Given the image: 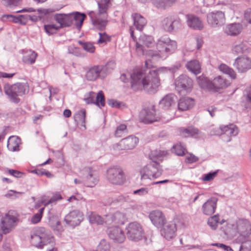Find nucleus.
<instances>
[{"label":"nucleus","mask_w":251,"mask_h":251,"mask_svg":"<svg viewBox=\"0 0 251 251\" xmlns=\"http://www.w3.org/2000/svg\"><path fill=\"white\" fill-rule=\"evenodd\" d=\"M150 60L145 61L146 69H136L130 75L131 87L135 91L144 89L150 94L157 91L160 85L158 72L160 69L151 70L149 65Z\"/></svg>","instance_id":"f257e3e1"},{"label":"nucleus","mask_w":251,"mask_h":251,"mask_svg":"<svg viewBox=\"0 0 251 251\" xmlns=\"http://www.w3.org/2000/svg\"><path fill=\"white\" fill-rule=\"evenodd\" d=\"M85 18V14L78 12L54 15V19L59 24L60 28L74 25L78 30H80Z\"/></svg>","instance_id":"f03ea898"},{"label":"nucleus","mask_w":251,"mask_h":251,"mask_svg":"<svg viewBox=\"0 0 251 251\" xmlns=\"http://www.w3.org/2000/svg\"><path fill=\"white\" fill-rule=\"evenodd\" d=\"M110 0H99L98 4L99 12L97 13L93 11L89 13V16L94 26L100 30L105 29L107 23V10Z\"/></svg>","instance_id":"7ed1b4c3"},{"label":"nucleus","mask_w":251,"mask_h":251,"mask_svg":"<svg viewBox=\"0 0 251 251\" xmlns=\"http://www.w3.org/2000/svg\"><path fill=\"white\" fill-rule=\"evenodd\" d=\"M31 244L38 248L42 249L48 245H55L54 237L49 234L44 227H40L33 231L30 235Z\"/></svg>","instance_id":"20e7f679"},{"label":"nucleus","mask_w":251,"mask_h":251,"mask_svg":"<svg viewBox=\"0 0 251 251\" xmlns=\"http://www.w3.org/2000/svg\"><path fill=\"white\" fill-rule=\"evenodd\" d=\"M27 88V83L17 82L13 84L6 83L3 86V90L10 101L18 103L20 101L19 97L25 95Z\"/></svg>","instance_id":"39448f33"},{"label":"nucleus","mask_w":251,"mask_h":251,"mask_svg":"<svg viewBox=\"0 0 251 251\" xmlns=\"http://www.w3.org/2000/svg\"><path fill=\"white\" fill-rule=\"evenodd\" d=\"M176 48L177 44L175 41L171 40L167 36H163L158 40L156 43V49L160 53L151 54V55L152 57L156 55L163 57V53H172Z\"/></svg>","instance_id":"423d86ee"},{"label":"nucleus","mask_w":251,"mask_h":251,"mask_svg":"<svg viewBox=\"0 0 251 251\" xmlns=\"http://www.w3.org/2000/svg\"><path fill=\"white\" fill-rule=\"evenodd\" d=\"M162 173V170L158 162L152 161L144 166L140 171L141 179H155L160 176Z\"/></svg>","instance_id":"0eeeda50"},{"label":"nucleus","mask_w":251,"mask_h":251,"mask_svg":"<svg viewBox=\"0 0 251 251\" xmlns=\"http://www.w3.org/2000/svg\"><path fill=\"white\" fill-rule=\"evenodd\" d=\"M176 91L181 95L190 93L193 87V80L186 75H181L174 82Z\"/></svg>","instance_id":"6e6552de"},{"label":"nucleus","mask_w":251,"mask_h":251,"mask_svg":"<svg viewBox=\"0 0 251 251\" xmlns=\"http://www.w3.org/2000/svg\"><path fill=\"white\" fill-rule=\"evenodd\" d=\"M127 238L133 241H138L144 236V230L140 224L137 222L129 223L126 227Z\"/></svg>","instance_id":"1a4fd4ad"},{"label":"nucleus","mask_w":251,"mask_h":251,"mask_svg":"<svg viewBox=\"0 0 251 251\" xmlns=\"http://www.w3.org/2000/svg\"><path fill=\"white\" fill-rule=\"evenodd\" d=\"M106 177L110 183L115 185H121L126 180L125 173L119 166H113L108 168Z\"/></svg>","instance_id":"9d476101"},{"label":"nucleus","mask_w":251,"mask_h":251,"mask_svg":"<svg viewBox=\"0 0 251 251\" xmlns=\"http://www.w3.org/2000/svg\"><path fill=\"white\" fill-rule=\"evenodd\" d=\"M163 29L168 32H176L181 27L180 19L176 15L169 16L162 22Z\"/></svg>","instance_id":"9b49d317"},{"label":"nucleus","mask_w":251,"mask_h":251,"mask_svg":"<svg viewBox=\"0 0 251 251\" xmlns=\"http://www.w3.org/2000/svg\"><path fill=\"white\" fill-rule=\"evenodd\" d=\"M139 119L140 122L146 124H151L160 120V117L156 114L154 105L142 109L139 113Z\"/></svg>","instance_id":"f8f14e48"},{"label":"nucleus","mask_w":251,"mask_h":251,"mask_svg":"<svg viewBox=\"0 0 251 251\" xmlns=\"http://www.w3.org/2000/svg\"><path fill=\"white\" fill-rule=\"evenodd\" d=\"M208 25L212 27H218L224 25L226 22L225 13L221 11L211 12L207 15Z\"/></svg>","instance_id":"ddd939ff"},{"label":"nucleus","mask_w":251,"mask_h":251,"mask_svg":"<svg viewBox=\"0 0 251 251\" xmlns=\"http://www.w3.org/2000/svg\"><path fill=\"white\" fill-rule=\"evenodd\" d=\"M129 215L126 213L116 211L113 214H109L105 216V224L107 226L114 224L123 225L128 218Z\"/></svg>","instance_id":"4468645a"},{"label":"nucleus","mask_w":251,"mask_h":251,"mask_svg":"<svg viewBox=\"0 0 251 251\" xmlns=\"http://www.w3.org/2000/svg\"><path fill=\"white\" fill-rule=\"evenodd\" d=\"M18 218L9 214H6L1 220V228L3 233L6 234L11 231L16 226Z\"/></svg>","instance_id":"2eb2a0df"},{"label":"nucleus","mask_w":251,"mask_h":251,"mask_svg":"<svg viewBox=\"0 0 251 251\" xmlns=\"http://www.w3.org/2000/svg\"><path fill=\"white\" fill-rule=\"evenodd\" d=\"M83 220V214L78 210L70 211L64 218V221L67 224L75 226L80 224Z\"/></svg>","instance_id":"dca6fc26"},{"label":"nucleus","mask_w":251,"mask_h":251,"mask_svg":"<svg viewBox=\"0 0 251 251\" xmlns=\"http://www.w3.org/2000/svg\"><path fill=\"white\" fill-rule=\"evenodd\" d=\"M107 232L109 237L115 243H122L126 239L124 231L118 226L109 227Z\"/></svg>","instance_id":"f3484780"},{"label":"nucleus","mask_w":251,"mask_h":251,"mask_svg":"<svg viewBox=\"0 0 251 251\" xmlns=\"http://www.w3.org/2000/svg\"><path fill=\"white\" fill-rule=\"evenodd\" d=\"M151 223L157 227H161L166 223V219L160 210H153L149 215Z\"/></svg>","instance_id":"a211bd4d"},{"label":"nucleus","mask_w":251,"mask_h":251,"mask_svg":"<svg viewBox=\"0 0 251 251\" xmlns=\"http://www.w3.org/2000/svg\"><path fill=\"white\" fill-rule=\"evenodd\" d=\"M217 130L218 133H214L215 135H221L225 134L230 137L235 136L239 133L238 127L233 124L221 126Z\"/></svg>","instance_id":"6ab92c4d"},{"label":"nucleus","mask_w":251,"mask_h":251,"mask_svg":"<svg viewBox=\"0 0 251 251\" xmlns=\"http://www.w3.org/2000/svg\"><path fill=\"white\" fill-rule=\"evenodd\" d=\"M86 78L89 81H95L98 78H104L105 77L102 72L100 65L91 67L86 73Z\"/></svg>","instance_id":"aec40b11"},{"label":"nucleus","mask_w":251,"mask_h":251,"mask_svg":"<svg viewBox=\"0 0 251 251\" xmlns=\"http://www.w3.org/2000/svg\"><path fill=\"white\" fill-rule=\"evenodd\" d=\"M233 65L239 72L244 73L251 68V60L248 57H238Z\"/></svg>","instance_id":"412c9836"},{"label":"nucleus","mask_w":251,"mask_h":251,"mask_svg":"<svg viewBox=\"0 0 251 251\" xmlns=\"http://www.w3.org/2000/svg\"><path fill=\"white\" fill-rule=\"evenodd\" d=\"M243 29L242 24L237 23L229 24L223 28L224 32L228 36H236L238 35Z\"/></svg>","instance_id":"4be33fe9"},{"label":"nucleus","mask_w":251,"mask_h":251,"mask_svg":"<svg viewBox=\"0 0 251 251\" xmlns=\"http://www.w3.org/2000/svg\"><path fill=\"white\" fill-rule=\"evenodd\" d=\"M177 99L176 96L172 93L165 95L160 101V107L164 109H168L175 105Z\"/></svg>","instance_id":"5701e85b"},{"label":"nucleus","mask_w":251,"mask_h":251,"mask_svg":"<svg viewBox=\"0 0 251 251\" xmlns=\"http://www.w3.org/2000/svg\"><path fill=\"white\" fill-rule=\"evenodd\" d=\"M237 232L246 237L251 233V225L247 220H239L237 224Z\"/></svg>","instance_id":"b1692460"},{"label":"nucleus","mask_w":251,"mask_h":251,"mask_svg":"<svg viewBox=\"0 0 251 251\" xmlns=\"http://www.w3.org/2000/svg\"><path fill=\"white\" fill-rule=\"evenodd\" d=\"M176 227L174 223H169L166 225L161 230V234L164 237L170 240L176 236Z\"/></svg>","instance_id":"393cba45"},{"label":"nucleus","mask_w":251,"mask_h":251,"mask_svg":"<svg viewBox=\"0 0 251 251\" xmlns=\"http://www.w3.org/2000/svg\"><path fill=\"white\" fill-rule=\"evenodd\" d=\"M230 84V82L221 76H218L214 78L211 81L212 90L218 91V90L227 87Z\"/></svg>","instance_id":"a878e982"},{"label":"nucleus","mask_w":251,"mask_h":251,"mask_svg":"<svg viewBox=\"0 0 251 251\" xmlns=\"http://www.w3.org/2000/svg\"><path fill=\"white\" fill-rule=\"evenodd\" d=\"M217 200L212 198L208 200L202 205V210L205 215H210L214 213L216 208Z\"/></svg>","instance_id":"bb28decb"},{"label":"nucleus","mask_w":251,"mask_h":251,"mask_svg":"<svg viewBox=\"0 0 251 251\" xmlns=\"http://www.w3.org/2000/svg\"><path fill=\"white\" fill-rule=\"evenodd\" d=\"M187 22L188 25L193 29L201 30L203 28L202 22L195 15H187Z\"/></svg>","instance_id":"cd10ccee"},{"label":"nucleus","mask_w":251,"mask_h":251,"mask_svg":"<svg viewBox=\"0 0 251 251\" xmlns=\"http://www.w3.org/2000/svg\"><path fill=\"white\" fill-rule=\"evenodd\" d=\"M180 135L184 137L196 138L199 134V129L194 126H189L186 128L181 127L179 129Z\"/></svg>","instance_id":"c85d7f7f"},{"label":"nucleus","mask_w":251,"mask_h":251,"mask_svg":"<svg viewBox=\"0 0 251 251\" xmlns=\"http://www.w3.org/2000/svg\"><path fill=\"white\" fill-rule=\"evenodd\" d=\"M194 104L193 99L188 97L182 98L178 101V109L180 111H186L193 107Z\"/></svg>","instance_id":"c756f323"},{"label":"nucleus","mask_w":251,"mask_h":251,"mask_svg":"<svg viewBox=\"0 0 251 251\" xmlns=\"http://www.w3.org/2000/svg\"><path fill=\"white\" fill-rule=\"evenodd\" d=\"M134 25L138 30H141L146 25V19L140 14L134 13L132 15Z\"/></svg>","instance_id":"7c9ffc66"},{"label":"nucleus","mask_w":251,"mask_h":251,"mask_svg":"<svg viewBox=\"0 0 251 251\" xmlns=\"http://www.w3.org/2000/svg\"><path fill=\"white\" fill-rule=\"evenodd\" d=\"M85 117L86 111L84 109H81L76 112L74 118L75 122L78 125L82 126L85 129Z\"/></svg>","instance_id":"2f4dec72"},{"label":"nucleus","mask_w":251,"mask_h":251,"mask_svg":"<svg viewBox=\"0 0 251 251\" xmlns=\"http://www.w3.org/2000/svg\"><path fill=\"white\" fill-rule=\"evenodd\" d=\"M99 179L96 173L92 170H89L88 176H86L85 185L87 187H92L98 182Z\"/></svg>","instance_id":"473e14b6"},{"label":"nucleus","mask_w":251,"mask_h":251,"mask_svg":"<svg viewBox=\"0 0 251 251\" xmlns=\"http://www.w3.org/2000/svg\"><path fill=\"white\" fill-rule=\"evenodd\" d=\"M168 151L162 150H154L151 154V159L152 161H162L168 155Z\"/></svg>","instance_id":"72a5a7b5"},{"label":"nucleus","mask_w":251,"mask_h":251,"mask_svg":"<svg viewBox=\"0 0 251 251\" xmlns=\"http://www.w3.org/2000/svg\"><path fill=\"white\" fill-rule=\"evenodd\" d=\"M87 216L90 223L97 225H102L105 223V218H103L95 212H89Z\"/></svg>","instance_id":"f704fd0d"},{"label":"nucleus","mask_w":251,"mask_h":251,"mask_svg":"<svg viewBox=\"0 0 251 251\" xmlns=\"http://www.w3.org/2000/svg\"><path fill=\"white\" fill-rule=\"evenodd\" d=\"M187 69L193 74L198 75L201 72V66L199 62L196 60H191L186 64Z\"/></svg>","instance_id":"c9c22d12"},{"label":"nucleus","mask_w":251,"mask_h":251,"mask_svg":"<svg viewBox=\"0 0 251 251\" xmlns=\"http://www.w3.org/2000/svg\"><path fill=\"white\" fill-rule=\"evenodd\" d=\"M171 151L176 155L180 156L184 155L187 152L186 148L180 142L173 146L171 149Z\"/></svg>","instance_id":"e433bc0d"},{"label":"nucleus","mask_w":251,"mask_h":251,"mask_svg":"<svg viewBox=\"0 0 251 251\" xmlns=\"http://www.w3.org/2000/svg\"><path fill=\"white\" fill-rule=\"evenodd\" d=\"M137 144L136 142H118L114 146V149L117 151L123 150H131L133 149Z\"/></svg>","instance_id":"4c0bfd02"},{"label":"nucleus","mask_w":251,"mask_h":251,"mask_svg":"<svg viewBox=\"0 0 251 251\" xmlns=\"http://www.w3.org/2000/svg\"><path fill=\"white\" fill-rule=\"evenodd\" d=\"M37 54L34 51L29 50L23 57V61L27 64L35 63Z\"/></svg>","instance_id":"58836bf2"},{"label":"nucleus","mask_w":251,"mask_h":251,"mask_svg":"<svg viewBox=\"0 0 251 251\" xmlns=\"http://www.w3.org/2000/svg\"><path fill=\"white\" fill-rule=\"evenodd\" d=\"M62 199V197L59 193H56L54 194L49 200L47 199L46 196L42 197L40 203L44 204V206H46Z\"/></svg>","instance_id":"ea45409f"},{"label":"nucleus","mask_w":251,"mask_h":251,"mask_svg":"<svg viewBox=\"0 0 251 251\" xmlns=\"http://www.w3.org/2000/svg\"><path fill=\"white\" fill-rule=\"evenodd\" d=\"M49 224L53 230L60 231L62 229L58 217L56 216H50L49 218Z\"/></svg>","instance_id":"a19ab883"},{"label":"nucleus","mask_w":251,"mask_h":251,"mask_svg":"<svg viewBox=\"0 0 251 251\" xmlns=\"http://www.w3.org/2000/svg\"><path fill=\"white\" fill-rule=\"evenodd\" d=\"M139 41L143 45L147 47H151L154 44V40L152 36L142 34L140 36Z\"/></svg>","instance_id":"79ce46f5"},{"label":"nucleus","mask_w":251,"mask_h":251,"mask_svg":"<svg viewBox=\"0 0 251 251\" xmlns=\"http://www.w3.org/2000/svg\"><path fill=\"white\" fill-rule=\"evenodd\" d=\"M219 69L223 73L229 75L231 78L235 79L236 78V74L234 70L225 64L220 65Z\"/></svg>","instance_id":"37998d69"},{"label":"nucleus","mask_w":251,"mask_h":251,"mask_svg":"<svg viewBox=\"0 0 251 251\" xmlns=\"http://www.w3.org/2000/svg\"><path fill=\"white\" fill-rule=\"evenodd\" d=\"M246 49V44L243 42H239L235 43L232 48V51L233 53L238 55L243 53Z\"/></svg>","instance_id":"c03bdc74"},{"label":"nucleus","mask_w":251,"mask_h":251,"mask_svg":"<svg viewBox=\"0 0 251 251\" xmlns=\"http://www.w3.org/2000/svg\"><path fill=\"white\" fill-rule=\"evenodd\" d=\"M37 12L38 15L26 14L21 15V17H23V19L25 21V24L28 21H31L32 22H37L38 20L41 19V16L40 15V14L42 13V10L41 9H37Z\"/></svg>","instance_id":"a18cd8bd"},{"label":"nucleus","mask_w":251,"mask_h":251,"mask_svg":"<svg viewBox=\"0 0 251 251\" xmlns=\"http://www.w3.org/2000/svg\"><path fill=\"white\" fill-rule=\"evenodd\" d=\"M101 67L102 72L104 74L105 77L111 72L112 70L115 68V63L114 61H111L107 62L104 65H100Z\"/></svg>","instance_id":"49530a36"},{"label":"nucleus","mask_w":251,"mask_h":251,"mask_svg":"<svg viewBox=\"0 0 251 251\" xmlns=\"http://www.w3.org/2000/svg\"><path fill=\"white\" fill-rule=\"evenodd\" d=\"M198 82L201 88L212 90L211 81H210L207 78L203 76L200 77L198 79Z\"/></svg>","instance_id":"de8ad7c7"},{"label":"nucleus","mask_w":251,"mask_h":251,"mask_svg":"<svg viewBox=\"0 0 251 251\" xmlns=\"http://www.w3.org/2000/svg\"><path fill=\"white\" fill-rule=\"evenodd\" d=\"M153 4L158 8H165L166 7L170 6L171 4L174 1H171L170 0H151Z\"/></svg>","instance_id":"09e8293b"},{"label":"nucleus","mask_w":251,"mask_h":251,"mask_svg":"<svg viewBox=\"0 0 251 251\" xmlns=\"http://www.w3.org/2000/svg\"><path fill=\"white\" fill-rule=\"evenodd\" d=\"M219 223V217L218 215H215L208 219L207 224L212 230H215Z\"/></svg>","instance_id":"8fccbe9b"},{"label":"nucleus","mask_w":251,"mask_h":251,"mask_svg":"<svg viewBox=\"0 0 251 251\" xmlns=\"http://www.w3.org/2000/svg\"><path fill=\"white\" fill-rule=\"evenodd\" d=\"M237 225L227 224L226 227L224 229V233L226 235L234 236L237 232Z\"/></svg>","instance_id":"3c124183"},{"label":"nucleus","mask_w":251,"mask_h":251,"mask_svg":"<svg viewBox=\"0 0 251 251\" xmlns=\"http://www.w3.org/2000/svg\"><path fill=\"white\" fill-rule=\"evenodd\" d=\"M78 43L82 46L83 50L85 51L90 53L94 52L95 48L91 43L83 42L79 40L78 41Z\"/></svg>","instance_id":"603ef678"},{"label":"nucleus","mask_w":251,"mask_h":251,"mask_svg":"<svg viewBox=\"0 0 251 251\" xmlns=\"http://www.w3.org/2000/svg\"><path fill=\"white\" fill-rule=\"evenodd\" d=\"M21 16V15L17 17L12 15H3V18H6V19L14 23H20L22 25H25V21L23 19V18Z\"/></svg>","instance_id":"864d4df0"},{"label":"nucleus","mask_w":251,"mask_h":251,"mask_svg":"<svg viewBox=\"0 0 251 251\" xmlns=\"http://www.w3.org/2000/svg\"><path fill=\"white\" fill-rule=\"evenodd\" d=\"M95 102V104L98 106H104L105 97L102 91H100L98 93Z\"/></svg>","instance_id":"5fc2aeb1"},{"label":"nucleus","mask_w":251,"mask_h":251,"mask_svg":"<svg viewBox=\"0 0 251 251\" xmlns=\"http://www.w3.org/2000/svg\"><path fill=\"white\" fill-rule=\"evenodd\" d=\"M60 28L58 26L54 24H49L44 25V29L49 35H51L55 33Z\"/></svg>","instance_id":"6e6d98bb"},{"label":"nucleus","mask_w":251,"mask_h":251,"mask_svg":"<svg viewBox=\"0 0 251 251\" xmlns=\"http://www.w3.org/2000/svg\"><path fill=\"white\" fill-rule=\"evenodd\" d=\"M99 39L97 41V43L99 44H106L108 42L111 40V37L108 35L105 32H99Z\"/></svg>","instance_id":"4d7b16f0"},{"label":"nucleus","mask_w":251,"mask_h":251,"mask_svg":"<svg viewBox=\"0 0 251 251\" xmlns=\"http://www.w3.org/2000/svg\"><path fill=\"white\" fill-rule=\"evenodd\" d=\"M44 211V207L39 209L38 212L34 214L31 219V222L33 224H37L39 223L42 217L43 213Z\"/></svg>","instance_id":"13d9d810"},{"label":"nucleus","mask_w":251,"mask_h":251,"mask_svg":"<svg viewBox=\"0 0 251 251\" xmlns=\"http://www.w3.org/2000/svg\"><path fill=\"white\" fill-rule=\"evenodd\" d=\"M126 126L124 124H122L117 126L115 132V136L117 137H121L126 132Z\"/></svg>","instance_id":"bf43d9fd"},{"label":"nucleus","mask_w":251,"mask_h":251,"mask_svg":"<svg viewBox=\"0 0 251 251\" xmlns=\"http://www.w3.org/2000/svg\"><path fill=\"white\" fill-rule=\"evenodd\" d=\"M68 51L69 54H72L76 56H80L81 55L80 49L74 46H69L68 49Z\"/></svg>","instance_id":"052dcab7"},{"label":"nucleus","mask_w":251,"mask_h":251,"mask_svg":"<svg viewBox=\"0 0 251 251\" xmlns=\"http://www.w3.org/2000/svg\"><path fill=\"white\" fill-rule=\"evenodd\" d=\"M95 93L90 92L87 95L85 96L84 100L87 104H95Z\"/></svg>","instance_id":"680f3d73"},{"label":"nucleus","mask_w":251,"mask_h":251,"mask_svg":"<svg viewBox=\"0 0 251 251\" xmlns=\"http://www.w3.org/2000/svg\"><path fill=\"white\" fill-rule=\"evenodd\" d=\"M21 0H2V2L6 7L17 6Z\"/></svg>","instance_id":"e2e57ef3"},{"label":"nucleus","mask_w":251,"mask_h":251,"mask_svg":"<svg viewBox=\"0 0 251 251\" xmlns=\"http://www.w3.org/2000/svg\"><path fill=\"white\" fill-rule=\"evenodd\" d=\"M149 189L147 187H142L139 189L133 191L134 195H138L139 196H143L149 193Z\"/></svg>","instance_id":"0e129e2a"},{"label":"nucleus","mask_w":251,"mask_h":251,"mask_svg":"<svg viewBox=\"0 0 251 251\" xmlns=\"http://www.w3.org/2000/svg\"><path fill=\"white\" fill-rule=\"evenodd\" d=\"M217 172H214L209 173L207 174L203 175L202 180L204 181H209L213 180L216 176Z\"/></svg>","instance_id":"69168bd1"},{"label":"nucleus","mask_w":251,"mask_h":251,"mask_svg":"<svg viewBox=\"0 0 251 251\" xmlns=\"http://www.w3.org/2000/svg\"><path fill=\"white\" fill-rule=\"evenodd\" d=\"M7 147L9 151H12L19 150V144L18 142H7Z\"/></svg>","instance_id":"338daca9"},{"label":"nucleus","mask_w":251,"mask_h":251,"mask_svg":"<svg viewBox=\"0 0 251 251\" xmlns=\"http://www.w3.org/2000/svg\"><path fill=\"white\" fill-rule=\"evenodd\" d=\"M107 103L108 105L111 106L112 107H115L117 108H120L123 104L122 102L118 101L113 99L108 100H107Z\"/></svg>","instance_id":"774afa93"}]
</instances>
